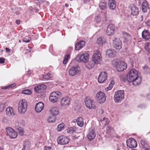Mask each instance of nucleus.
<instances>
[{"label": "nucleus", "mask_w": 150, "mask_h": 150, "mask_svg": "<svg viewBox=\"0 0 150 150\" xmlns=\"http://www.w3.org/2000/svg\"><path fill=\"white\" fill-rule=\"evenodd\" d=\"M112 64L113 66L116 68L118 71L121 72L125 70L127 67V64L125 62L119 59L113 60Z\"/></svg>", "instance_id": "obj_1"}, {"label": "nucleus", "mask_w": 150, "mask_h": 150, "mask_svg": "<svg viewBox=\"0 0 150 150\" xmlns=\"http://www.w3.org/2000/svg\"><path fill=\"white\" fill-rule=\"evenodd\" d=\"M138 76L137 71L134 69H131L129 72L127 76V80L129 82L134 80V78H137Z\"/></svg>", "instance_id": "obj_2"}, {"label": "nucleus", "mask_w": 150, "mask_h": 150, "mask_svg": "<svg viewBox=\"0 0 150 150\" xmlns=\"http://www.w3.org/2000/svg\"><path fill=\"white\" fill-rule=\"evenodd\" d=\"M124 90H118L115 92L114 99L116 103L120 102L124 98Z\"/></svg>", "instance_id": "obj_3"}, {"label": "nucleus", "mask_w": 150, "mask_h": 150, "mask_svg": "<svg viewBox=\"0 0 150 150\" xmlns=\"http://www.w3.org/2000/svg\"><path fill=\"white\" fill-rule=\"evenodd\" d=\"M27 107V104L25 100L20 101L18 106V110L19 112L21 114H24L26 111Z\"/></svg>", "instance_id": "obj_4"}, {"label": "nucleus", "mask_w": 150, "mask_h": 150, "mask_svg": "<svg viewBox=\"0 0 150 150\" xmlns=\"http://www.w3.org/2000/svg\"><path fill=\"white\" fill-rule=\"evenodd\" d=\"M62 95V93L58 91L52 92L50 95L49 99L52 102L55 103L57 101L58 99Z\"/></svg>", "instance_id": "obj_5"}, {"label": "nucleus", "mask_w": 150, "mask_h": 150, "mask_svg": "<svg viewBox=\"0 0 150 150\" xmlns=\"http://www.w3.org/2000/svg\"><path fill=\"white\" fill-rule=\"evenodd\" d=\"M106 96L103 92L100 91L96 95V100L99 103L104 102L106 100Z\"/></svg>", "instance_id": "obj_6"}, {"label": "nucleus", "mask_w": 150, "mask_h": 150, "mask_svg": "<svg viewBox=\"0 0 150 150\" xmlns=\"http://www.w3.org/2000/svg\"><path fill=\"white\" fill-rule=\"evenodd\" d=\"M85 102L87 107L90 109H95L96 108L95 104L91 99L87 97L85 99Z\"/></svg>", "instance_id": "obj_7"}, {"label": "nucleus", "mask_w": 150, "mask_h": 150, "mask_svg": "<svg viewBox=\"0 0 150 150\" xmlns=\"http://www.w3.org/2000/svg\"><path fill=\"white\" fill-rule=\"evenodd\" d=\"M80 72V69L78 66H75L70 68L69 71V75L71 76H74Z\"/></svg>", "instance_id": "obj_8"}, {"label": "nucleus", "mask_w": 150, "mask_h": 150, "mask_svg": "<svg viewBox=\"0 0 150 150\" xmlns=\"http://www.w3.org/2000/svg\"><path fill=\"white\" fill-rule=\"evenodd\" d=\"M7 134L9 137L11 139L16 138L17 136V134L16 131L11 127H8L6 129Z\"/></svg>", "instance_id": "obj_9"}, {"label": "nucleus", "mask_w": 150, "mask_h": 150, "mask_svg": "<svg viewBox=\"0 0 150 150\" xmlns=\"http://www.w3.org/2000/svg\"><path fill=\"white\" fill-rule=\"evenodd\" d=\"M89 54L87 53H85L80 55H79L77 59L78 62L86 63L88 60Z\"/></svg>", "instance_id": "obj_10"}, {"label": "nucleus", "mask_w": 150, "mask_h": 150, "mask_svg": "<svg viewBox=\"0 0 150 150\" xmlns=\"http://www.w3.org/2000/svg\"><path fill=\"white\" fill-rule=\"evenodd\" d=\"M112 44L114 47L117 50H120L122 48V42L119 38H115L113 40Z\"/></svg>", "instance_id": "obj_11"}, {"label": "nucleus", "mask_w": 150, "mask_h": 150, "mask_svg": "<svg viewBox=\"0 0 150 150\" xmlns=\"http://www.w3.org/2000/svg\"><path fill=\"white\" fill-rule=\"evenodd\" d=\"M57 142L59 144L64 145L69 143V139L66 136H61L57 138Z\"/></svg>", "instance_id": "obj_12"}, {"label": "nucleus", "mask_w": 150, "mask_h": 150, "mask_svg": "<svg viewBox=\"0 0 150 150\" xmlns=\"http://www.w3.org/2000/svg\"><path fill=\"white\" fill-rule=\"evenodd\" d=\"M108 78V74L105 72H102L99 74L98 80L100 83H103L106 81Z\"/></svg>", "instance_id": "obj_13"}, {"label": "nucleus", "mask_w": 150, "mask_h": 150, "mask_svg": "<svg viewBox=\"0 0 150 150\" xmlns=\"http://www.w3.org/2000/svg\"><path fill=\"white\" fill-rule=\"evenodd\" d=\"M71 99L68 96H65L62 98L60 100L61 105L63 106H69L70 104Z\"/></svg>", "instance_id": "obj_14"}, {"label": "nucleus", "mask_w": 150, "mask_h": 150, "mask_svg": "<svg viewBox=\"0 0 150 150\" xmlns=\"http://www.w3.org/2000/svg\"><path fill=\"white\" fill-rule=\"evenodd\" d=\"M127 146L130 148L136 147L137 146V143L134 139H129L127 141Z\"/></svg>", "instance_id": "obj_15"}, {"label": "nucleus", "mask_w": 150, "mask_h": 150, "mask_svg": "<svg viewBox=\"0 0 150 150\" xmlns=\"http://www.w3.org/2000/svg\"><path fill=\"white\" fill-rule=\"evenodd\" d=\"M115 30V27L114 25L109 24L108 26L106 31L107 34L109 36L112 35L114 34Z\"/></svg>", "instance_id": "obj_16"}, {"label": "nucleus", "mask_w": 150, "mask_h": 150, "mask_svg": "<svg viewBox=\"0 0 150 150\" xmlns=\"http://www.w3.org/2000/svg\"><path fill=\"white\" fill-rule=\"evenodd\" d=\"M100 56V54L98 52H96L93 54L92 59L96 64H98L101 58Z\"/></svg>", "instance_id": "obj_17"}, {"label": "nucleus", "mask_w": 150, "mask_h": 150, "mask_svg": "<svg viewBox=\"0 0 150 150\" xmlns=\"http://www.w3.org/2000/svg\"><path fill=\"white\" fill-rule=\"evenodd\" d=\"M46 88V86L44 84L36 86L34 90L36 92L40 93L42 92Z\"/></svg>", "instance_id": "obj_18"}, {"label": "nucleus", "mask_w": 150, "mask_h": 150, "mask_svg": "<svg viewBox=\"0 0 150 150\" xmlns=\"http://www.w3.org/2000/svg\"><path fill=\"white\" fill-rule=\"evenodd\" d=\"M142 37L143 38L148 40L150 39V32L148 30H145L142 33Z\"/></svg>", "instance_id": "obj_19"}, {"label": "nucleus", "mask_w": 150, "mask_h": 150, "mask_svg": "<svg viewBox=\"0 0 150 150\" xmlns=\"http://www.w3.org/2000/svg\"><path fill=\"white\" fill-rule=\"evenodd\" d=\"M44 104L41 102H40L37 103L35 107L36 111L38 112H41L43 109Z\"/></svg>", "instance_id": "obj_20"}, {"label": "nucleus", "mask_w": 150, "mask_h": 150, "mask_svg": "<svg viewBox=\"0 0 150 150\" xmlns=\"http://www.w3.org/2000/svg\"><path fill=\"white\" fill-rule=\"evenodd\" d=\"M96 136V134L93 129L90 128L88 134L87 135V137L88 139L91 140L94 139Z\"/></svg>", "instance_id": "obj_21"}, {"label": "nucleus", "mask_w": 150, "mask_h": 150, "mask_svg": "<svg viewBox=\"0 0 150 150\" xmlns=\"http://www.w3.org/2000/svg\"><path fill=\"white\" fill-rule=\"evenodd\" d=\"M85 44V42L83 40L77 42L75 46L76 50H80L84 46Z\"/></svg>", "instance_id": "obj_22"}, {"label": "nucleus", "mask_w": 150, "mask_h": 150, "mask_svg": "<svg viewBox=\"0 0 150 150\" xmlns=\"http://www.w3.org/2000/svg\"><path fill=\"white\" fill-rule=\"evenodd\" d=\"M6 115L8 116L14 115L13 109L11 107L8 106L6 108Z\"/></svg>", "instance_id": "obj_23"}, {"label": "nucleus", "mask_w": 150, "mask_h": 150, "mask_svg": "<svg viewBox=\"0 0 150 150\" xmlns=\"http://www.w3.org/2000/svg\"><path fill=\"white\" fill-rule=\"evenodd\" d=\"M108 6L112 10L115 9L116 6V1L114 0H110L109 1Z\"/></svg>", "instance_id": "obj_24"}, {"label": "nucleus", "mask_w": 150, "mask_h": 150, "mask_svg": "<svg viewBox=\"0 0 150 150\" xmlns=\"http://www.w3.org/2000/svg\"><path fill=\"white\" fill-rule=\"evenodd\" d=\"M131 13L133 16H137L138 14V8L135 6H133L131 8Z\"/></svg>", "instance_id": "obj_25"}, {"label": "nucleus", "mask_w": 150, "mask_h": 150, "mask_svg": "<svg viewBox=\"0 0 150 150\" xmlns=\"http://www.w3.org/2000/svg\"><path fill=\"white\" fill-rule=\"evenodd\" d=\"M106 53L108 56L111 57H114L116 55V51L114 49H109L107 50Z\"/></svg>", "instance_id": "obj_26"}, {"label": "nucleus", "mask_w": 150, "mask_h": 150, "mask_svg": "<svg viewBox=\"0 0 150 150\" xmlns=\"http://www.w3.org/2000/svg\"><path fill=\"white\" fill-rule=\"evenodd\" d=\"M134 80L131 81L130 82H132L134 86H137L139 85L141 83V79L138 76L137 77V78H134Z\"/></svg>", "instance_id": "obj_27"}, {"label": "nucleus", "mask_w": 150, "mask_h": 150, "mask_svg": "<svg viewBox=\"0 0 150 150\" xmlns=\"http://www.w3.org/2000/svg\"><path fill=\"white\" fill-rule=\"evenodd\" d=\"M142 11L143 12H147V10L149 8L148 3L146 2H143L142 4Z\"/></svg>", "instance_id": "obj_28"}, {"label": "nucleus", "mask_w": 150, "mask_h": 150, "mask_svg": "<svg viewBox=\"0 0 150 150\" xmlns=\"http://www.w3.org/2000/svg\"><path fill=\"white\" fill-rule=\"evenodd\" d=\"M96 64L93 60H91L88 62L86 64V66L87 68L89 69H91L93 67L95 64Z\"/></svg>", "instance_id": "obj_29"}, {"label": "nucleus", "mask_w": 150, "mask_h": 150, "mask_svg": "<svg viewBox=\"0 0 150 150\" xmlns=\"http://www.w3.org/2000/svg\"><path fill=\"white\" fill-rule=\"evenodd\" d=\"M78 125L80 127H82L84 125L83 119L81 117H79L76 120Z\"/></svg>", "instance_id": "obj_30"}, {"label": "nucleus", "mask_w": 150, "mask_h": 150, "mask_svg": "<svg viewBox=\"0 0 150 150\" xmlns=\"http://www.w3.org/2000/svg\"><path fill=\"white\" fill-rule=\"evenodd\" d=\"M50 111L52 115H58L59 112L58 109L56 107H53L50 110Z\"/></svg>", "instance_id": "obj_31"}, {"label": "nucleus", "mask_w": 150, "mask_h": 150, "mask_svg": "<svg viewBox=\"0 0 150 150\" xmlns=\"http://www.w3.org/2000/svg\"><path fill=\"white\" fill-rule=\"evenodd\" d=\"M141 144L144 149L146 148H149V146L147 143L146 141L144 139H143L141 140Z\"/></svg>", "instance_id": "obj_32"}, {"label": "nucleus", "mask_w": 150, "mask_h": 150, "mask_svg": "<svg viewBox=\"0 0 150 150\" xmlns=\"http://www.w3.org/2000/svg\"><path fill=\"white\" fill-rule=\"evenodd\" d=\"M99 7L101 10H104L106 7L107 4L105 2H101L99 4Z\"/></svg>", "instance_id": "obj_33"}, {"label": "nucleus", "mask_w": 150, "mask_h": 150, "mask_svg": "<svg viewBox=\"0 0 150 150\" xmlns=\"http://www.w3.org/2000/svg\"><path fill=\"white\" fill-rule=\"evenodd\" d=\"M143 69L144 71L146 74L150 73V68L146 65L143 67Z\"/></svg>", "instance_id": "obj_34"}, {"label": "nucleus", "mask_w": 150, "mask_h": 150, "mask_svg": "<svg viewBox=\"0 0 150 150\" xmlns=\"http://www.w3.org/2000/svg\"><path fill=\"white\" fill-rule=\"evenodd\" d=\"M124 38L126 40L128 41L131 39V37L128 33H124Z\"/></svg>", "instance_id": "obj_35"}, {"label": "nucleus", "mask_w": 150, "mask_h": 150, "mask_svg": "<svg viewBox=\"0 0 150 150\" xmlns=\"http://www.w3.org/2000/svg\"><path fill=\"white\" fill-rule=\"evenodd\" d=\"M55 117L53 116H50L48 118L47 121L49 122H54L55 121Z\"/></svg>", "instance_id": "obj_36"}, {"label": "nucleus", "mask_w": 150, "mask_h": 150, "mask_svg": "<svg viewBox=\"0 0 150 150\" xmlns=\"http://www.w3.org/2000/svg\"><path fill=\"white\" fill-rule=\"evenodd\" d=\"M145 49L148 52L150 53V42L147 43L145 44Z\"/></svg>", "instance_id": "obj_37"}, {"label": "nucleus", "mask_w": 150, "mask_h": 150, "mask_svg": "<svg viewBox=\"0 0 150 150\" xmlns=\"http://www.w3.org/2000/svg\"><path fill=\"white\" fill-rule=\"evenodd\" d=\"M70 57V56L69 54H66L64 57L63 63L64 64H66L68 62V60Z\"/></svg>", "instance_id": "obj_38"}, {"label": "nucleus", "mask_w": 150, "mask_h": 150, "mask_svg": "<svg viewBox=\"0 0 150 150\" xmlns=\"http://www.w3.org/2000/svg\"><path fill=\"white\" fill-rule=\"evenodd\" d=\"M64 125L63 123L57 126V130L59 132L61 131L64 128Z\"/></svg>", "instance_id": "obj_39"}, {"label": "nucleus", "mask_w": 150, "mask_h": 150, "mask_svg": "<svg viewBox=\"0 0 150 150\" xmlns=\"http://www.w3.org/2000/svg\"><path fill=\"white\" fill-rule=\"evenodd\" d=\"M23 94L25 95H30L31 93V91L28 89H25L22 91Z\"/></svg>", "instance_id": "obj_40"}, {"label": "nucleus", "mask_w": 150, "mask_h": 150, "mask_svg": "<svg viewBox=\"0 0 150 150\" xmlns=\"http://www.w3.org/2000/svg\"><path fill=\"white\" fill-rule=\"evenodd\" d=\"M52 77V75L49 73L44 74L43 76V78L45 79H48L51 78Z\"/></svg>", "instance_id": "obj_41"}, {"label": "nucleus", "mask_w": 150, "mask_h": 150, "mask_svg": "<svg viewBox=\"0 0 150 150\" xmlns=\"http://www.w3.org/2000/svg\"><path fill=\"white\" fill-rule=\"evenodd\" d=\"M114 81H111L109 84L108 87L107 88V89L108 90H111V88H112L113 86L114 85Z\"/></svg>", "instance_id": "obj_42"}, {"label": "nucleus", "mask_w": 150, "mask_h": 150, "mask_svg": "<svg viewBox=\"0 0 150 150\" xmlns=\"http://www.w3.org/2000/svg\"><path fill=\"white\" fill-rule=\"evenodd\" d=\"M67 132L70 134H71L75 132L74 129L72 127H70L67 129Z\"/></svg>", "instance_id": "obj_43"}, {"label": "nucleus", "mask_w": 150, "mask_h": 150, "mask_svg": "<svg viewBox=\"0 0 150 150\" xmlns=\"http://www.w3.org/2000/svg\"><path fill=\"white\" fill-rule=\"evenodd\" d=\"M103 41L101 38H99L97 40V43L98 44H102L103 43Z\"/></svg>", "instance_id": "obj_44"}, {"label": "nucleus", "mask_w": 150, "mask_h": 150, "mask_svg": "<svg viewBox=\"0 0 150 150\" xmlns=\"http://www.w3.org/2000/svg\"><path fill=\"white\" fill-rule=\"evenodd\" d=\"M5 106L4 104L0 105V112H2L4 109Z\"/></svg>", "instance_id": "obj_45"}, {"label": "nucleus", "mask_w": 150, "mask_h": 150, "mask_svg": "<svg viewBox=\"0 0 150 150\" xmlns=\"http://www.w3.org/2000/svg\"><path fill=\"white\" fill-rule=\"evenodd\" d=\"M126 76L124 74L121 75L120 76V78L121 80L125 81L126 80Z\"/></svg>", "instance_id": "obj_46"}, {"label": "nucleus", "mask_w": 150, "mask_h": 150, "mask_svg": "<svg viewBox=\"0 0 150 150\" xmlns=\"http://www.w3.org/2000/svg\"><path fill=\"white\" fill-rule=\"evenodd\" d=\"M95 19L96 23H98L100 22L101 21V18L100 17L98 16H97L96 17Z\"/></svg>", "instance_id": "obj_47"}, {"label": "nucleus", "mask_w": 150, "mask_h": 150, "mask_svg": "<svg viewBox=\"0 0 150 150\" xmlns=\"http://www.w3.org/2000/svg\"><path fill=\"white\" fill-rule=\"evenodd\" d=\"M44 150H53V149L50 146H46L44 149Z\"/></svg>", "instance_id": "obj_48"}, {"label": "nucleus", "mask_w": 150, "mask_h": 150, "mask_svg": "<svg viewBox=\"0 0 150 150\" xmlns=\"http://www.w3.org/2000/svg\"><path fill=\"white\" fill-rule=\"evenodd\" d=\"M18 130L19 131V133L21 135H23L24 134V131L22 129L20 128Z\"/></svg>", "instance_id": "obj_49"}, {"label": "nucleus", "mask_w": 150, "mask_h": 150, "mask_svg": "<svg viewBox=\"0 0 150 150\" xmlns=\"http://www.w3.org/2000/svg\"><path fill=\"white\" fill-rule=\"evenodd\" d=\"M30 40L29 39H27V38L25 37L23 40V41L24 42H30Z\"/></svg>", "instance_id": "obj_50"}, {"label": "nucleus", "mask_w": 150, "mask_h": 150, "mask_svg": "<svg viewBox=\"0 0 150 150\" xmlns=\"http://www.w3.org/2000/svg\"><path fill=\"white\" fill-rule=\"evenodd\" d=\"M5 59L4 58H0V63H4Z\"/></svg>", "instance_id": "obj_51"}, {"label": "nucleus", "mask_w": 150, "mask_h": 150, "mask_svg": "<svg viewBox=\"0 0 150 150\" xmlns=\"http://www.w3.org/2000/svg\"><path fill=\"white\" fill-rule=\"evenodd\" d=\"M16 85V84L15 83H14L8 86V87H9V88H10L14 87V86H15Z\"/></svg>", "instance_id": "obj_52"}, {"label": "nucleus", "mask_w": 150, "mask_h": 150, "mask_svg": "<svg viewBox=\"0 0 150 150\" xmlns=\"http://www.w3.org/2000/svg\"><path fill=\"white\" fill-rule=\"evenodd\" d=\"M3 122L4 123H5L7 121V119L6 117H4L3 118V120H2Z\"/></svg>", "instance_id": "obj_53"}, {"label": "nucleus", "mask_w": 150, "mask_h": 150, "mask_svg": "<svg viewBox=\"0 0 150 150\" xmlns=\"http://www.w3.org/2000/svg\"><path fill=\"white\" fill-rule=\"evenodd\" d=\"M111 129V127L110 126H108L107 127V130L108 131H109Z\"/></svg>", "instance_id": "obj_54"}, {"label": "nucleus", "mask_w": 150, "mask_h": 150, "mask_svg": "<svg viewBox=\"0 0 150 150\" xmlns=\"http://www.w3.org/2000/svg\"><path fill=\"white\" fill-rule=\"evenodd\" d=\"M6 52H10V50L7 48H6Z\"/></svg>", "instance_id": "obj_55"}, {"label": "nucleus", "mask_w": 150, "mask_h": 150, "mask_svg": "<svg viewBox=\"0 0 150 150\" xmlns=\"http://www.w3.org/2000/svg\"><path fill=\"white\" fill-rule=\"evenodd\" d=\"M16 23L17 24H19L20 23V21L19 20H16Z\"/></svg>", "instance_id": "obj_56"}, {"label": "nucleus", "mask_w": 150, "mask_h": 150, "mask_svg": "<svg viewBox=\"0 0 150 150\" xmlns=\"http://www.w3.org/2000/svg\"><path fill=\"white\" fill-rule=\"evenodd\" d=\"M26 50L27 51H28V52H30L31 51V49L30 48H29V49H26Z\"/></svg>", "instance_id": "obj_57"}, {"label": "nucleus", "mask_w": 150, "mask_h": 150, "mask_svg": "<svg viewBox=\"0 0 150 150\" xmlns=\"http://www.w3.org/2000/svg\"><path fill=\"white\" fill-rule=\"evenodd\" d=\"M7 88H9V87H8V86H5L4 88V89H6Z\"/></svg>", "instance_id": "obj_58"}, {"label": "nucleus", "mask_w": 150, "mask_h": 150, "mask_svg": "<svg viewBox=\"0 0 150 150\" xmlns=\"http://www.w3.org/2000/svg\"><path fill=\"white\" fill-rule=\"evenodd\" d=\"M65 7H67L69 6V4H66L65 5Z\"/></svg>", "instance_id": "obj_59"}, {"label": "nucleus", "mask_w": 150, "mask_h": 150, "mask_svg": "<svg viewBox=\"0 0 150 150\" xmlns=\"http://www.w3.org/2000/svg\"><path fill=\"white\" fill-rule=\"evenodd\" d=\"M147 97L149 99H150V94L148 95Z\"/></svg>", "instance_id": "obj_60"}, {"label": "nucleus", "mask_w": 150, "mask_h": 150, "mask_svg": "<svg viewBox=\"0 0 150 150\" xmlns=\"http://www.w3.org/2000/svg\"><path fill=\"white\" fill-rule=\"evenodd\" d=\"M145 150H150V149H149V148H146L144 149Z\"/></svg>", "instance_id": "obj_61"}, {"label": "nucleus", "mask_w": 150, "mask_h": 150, "mask_svg": "<svg viewBox=\"0 0 150 150\" xmlns=\"http://www.w3.org/2000/svg\"><path fill=\"white\" fill-rule=\"evenodd\" d=\"M148 25L150 27V21H149L148 22Z\"/></svg>", "instance_id": "obj_62"}, {"label": "nucleus", "mask_w": 150, "mask_h": 150, "mask_svg": "<svg viewBox=\"0 0 150 150\" xmlns=\"http://www.w3.org/2000/svg\"><path fill=\"white\" fill-rule=\"evenodd\" d=\"M76 121V120H73V122H75Z\"/></svg>", "instance_id": "obj_63"}, {"label": "nucleus", "mask_w": 150, "mask_h": 150, "mask_svg": "<svg viewBox=\"0 0 150 150\" xmlns=\"http://www.w3.org/2000/svg\"><path fill=\"white\" fill-rule=\"evenodd\" d=\"M25 150V147H23L22 150Z\"/></svg>", "instance_id": "obj_64"}]
</instances>
